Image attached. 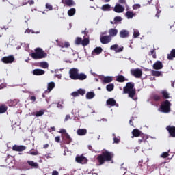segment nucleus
<instances>
[{
	"mask_svg": "<svg viewBox=\"0 0 175 175\" xmlns=\"http://www.w3.org/2000/svg\"><path fill=\"white\" fill-rule=\"evenodd\" d=\"M123 93L128 94L129 98L133 99L136 95V89H135V83L128 82L126 86L123 88Z\"/></svg>",
	"mask_w": 175,
	"mask_h": 175,
	"instance_id": "obj_3",
	"label": "nucleus"
},
{
	"mask_svg": "<svg viewBox=\"0 0 175 175\" xmlns=\"http://www.w3.org/2000/svg\"><path fill=\"white\" fill-rule=\"evenodd\" d=\"M131 73L132 76H134V77H136V79H140L143 75V71L140 70V68H135V69H131Z\"/></svg>",
	"mask_w": 175,
	"mask_h": 175,
	"instance_id": "obj_6",
	"label": "nucleus"
},
{
	"mask_svg": "<svg viewBox=\"0 0 175 175\" xmlns=\"http://www.w3.org/2000/svg\"><path fill=\"white\" fill-rule=\"evenodd\" d=\"M169 157V152H164L161 154V158H167Z\"/></svg>",
	"mask_w": 175,
	"mask_h": 175,
	"instance_id": "obj_49",
	"label": "nucleus"
},
{
	"mask_svg": "<svg viewBox=\"0 0 175 175\" xmlns=\"http://www.w3.org/2000/svg\"><path fill=\"white\" fill-rule=\"evenodd\" d=\"M113 158H114V153L105 150L97 156L96 161L98 162V166H102L105 162L113 163Z\"/></svg>",
	"mask_w": 175,
	"mask_h": 175,
	"instance_id": "obj_1",
	"label": "nucleus"
},
{
	"mask_svg": "<svg viewBox=\"0 0 175 175\" xmlns=\"http://www.w3.org/2000/svg\"><path fill=\"white\" fill-rule=\"evenodd\" d=\"M140 36V33H139V31H135L133 33V36L134 38H137Z\"/></svg>",
	"mask_w": 175,
	"mask_h": 175,
	"instance_id": "obj_53",
	"label": "nucleus"
},
{
	"mask_svg": "<svg viewBox=\"0 0 175 175\" xmlns=\"http://www.w3.org/2000/svg\"><path fill=\"white\" fill-rule=\"evenodd\" d=\"M152 99L153 100H154L155 102H159V100H161V96L158 95V94H154L152 96Z\"/></svg>",
	"mask_w": 175,
	"mask_h": 175,
	"instance_id": "obj_40",
	"label": "nucleus"
},
{
	"mask_svg": "<svg viewBox=\"0 0 175 175\" xmlns=\"http://www.w3.org/2000/svg\"><path fill=\"white\" fill-rule=\"evenodd\" d=\"M100 79L103 84H109V83H111V81H113V77H103Z\"/></svg>",
	"mask_w": 175,
	"mask_h": 175,
	"instance_id": "obj_13",
	"label": "nucleus"
},
{
	"mask_svg": "<svg viewBox=\"0 0 175 175\" xmlns=\"http://www.w3.org/2000/svg\"><path fill=\"white\" fill-rule=\"evenodd\" d=\"M129 36V31L128 30L123 29L120 32V38H125Z\"/></svg>",
	"mask_w": 175,
	"mask_h": 175,
	"instance_id": "obj_18",
	"label": "nucleus"
},
{
	"mask_svg": "<svg viewBox=\"0 0 175 175\" xmlns=\"http://www.w3.org/2000/svg\"><path fill=\"white\" fill-rule=\"evenodd\" d=\"M77 135H79V136H84L85 135H87V129H79L77 131Z\"/></svg>",
	"mask_w": 175,
	"mask_h": 175,
	"instance_id": "obj_20",
	"label": "nucleus"
},
{
	"mask_svg": "<svg viewBox=\"0 0 175 175\" xmlns=\"http://www.w3.org/2000/svg\"><path fill=\"white\" fill-rule=\"evenodd\" d=\"M174 58H175V49H172L170 53L167 55V59L173 61Z\"/></svg>",
	"mask_w": 175,
	"mask_h": 175,
	"instance_id": "obj_22",
	"label": "nucleus"
},
{
	"mask_svg": "<svg viewBox=\"0 0 175 175\" xmlns=\"http://www.w3.org/2000/svg\"><path fill=\"white\" fill-rule=\"evenodd\" d=\"M163 68V64H162V62L161 61H157L153 64V69H155L156 70H159Z\"/></svg>",
	"mask_w": 175,
	"mask_h": 175,
	"instance_id": "obj_14",
	"label": "nucleus"
},
{
	"mask_svg": "<svg viewBox=\"0 0 175 175\" xmlns=\"http://www.w3.org/2000/svg\"><path fill=\"white\" fill-rule=\"evenodd\" d=\"M78 91V94L79 95H84L85 94V90H83V89H79L77 90Z\"/></svg>",
	"mask_w": 175,
	"mask_h": 175,
	"instance_id": "obj_46",
	"label": "nucleus"
},
{
	"mask_svg": "<svg viewBox=\"0 0 175 175\" xmlns=\"http://www.w3.org/2000/svg\"><path fill=\"white\" fill-rule=\"evenodd\" d=\"M45 6H46V9H47V10H53V5H51V4L46 3Z\"/></svg>",
	"mask_w": 175,
	"mask_h": 175,
	"instance_id": "obj_48",
	"label": "nucleus"
},
{
	"mask_svg": "<svg viewBox=\"0 0 175 175\" xmlns=\"http://www.w3.org/2000/svg\"><path fill=\"white\" fill-rule=\"evenodd\" d=\"M55 142H56V143H59L61 142V137H59V136L55 137Z\"/></svg>",
	"mask_w": 175,
	"mask_h": 175,
	"instance_id": "obj_54",
	"label": "nucleus"
},
{
	"mask_svg": "<svg viewBox=\"0 0 175 175\" xmlns=\"http://www.w3.org/2000/svg\"><path fill=\"white\" fill-rule=\"evenodd\" d=\"M140 4H135L133 6V10H137V9H140Z\"/></svg>",
	"mask_w": 175,
	"mask_h": 175,
	"instance_id": "obj_50",
	"label": "nucleus"
},
{
	"mask_svg": "<svg viewBox=\"0 0 175 175\" xmlns=\"http://www.w3.org/2000/svg\"><path fill=\"white\" fill-rule=\"evenodd\" d=\"M116 81L118 83H124L125 81V77L123 75H119L116 77Z\"/></svg>",
	"mask_w": 175,
	"mask_h": 175,
	"instance_id": "obj_32",
	"label": "nucleus"
},
{
	"mask_svg": "<svg viewBox=\"0 0 175 175\" xmlns=\"http://www.w3.org/2000/svg\"><path fill=\"white\" fill-rule=\"evenodd\" d=\"M110 9H111V6L110 4H105L101 7V10L103 12H109L110 11Z\"/></svg>",
	"mask_w": 175,
	"mask_h": 175,
	"instance_id": "obj_27",
	"label": "nucleus"
},
{
	"mask_svg": "<svg viewBox=\"0 0 175 175\" xmlns=\"http://www.w3.org/2000/svg\"><path fill=\"white\" fill-rule=\"evenodd\" d=\"M109 36L111 37H114L117 36V33H118V30L116 29H110L109 31Z\"/></svg>",
	"mask_w": 175,
	"mask_h": 175,
	"instance_id": "obj_24",
	"label": "nucleus"
},
{
	"mask_svg": "<svg viewBox=\"0 0 175 175\" xmlns=\"http://www.w3.org/2000/svg\"><path fill=\"white\" fill-rule=\"evenodd\" d=\"M35 52L31 53V57L33 59H43V58L47 57V54L42 48H36Z\"/></svg>",
	"mask_w": 175,
	"mask_h": 175,
	"instance_id": "obj_4",
	"label": "nucleus"
},
{
	"mask_svg": "<svg viewBox=\"0 0 175 175\" xmlns=\"http://www.w3.org/2000/svg\"><path fill=\"white\" fill-rule=\"evenodd\" d=\"M152 76H156V77H159V76H163L161 71L152 70Z\"/></svg>",
	"mask_w": 175,
	"mask_h": 175,
	"instance_id": "obj_30",
	"label": "nucleus"
},
{
	"mask_svg": "<svg viewBox=\"0 0 175 175\" xmlns=\"http://www.w3.org/2000/svg\"><path fill=\"white\" fill-rule=\"evenodd\" d=\"M25 150H27V146L24 145H14L12 146V151H16L17 152H22Z\"/></svg>",
	"mask_w": 175,
	"mask_h": 175,
	"instance_id": "obj_10",
	"label": "nucleus"
},
{
	"mask_svg": "<svg viewBox=\"0 0 175 175\" xmlns=\"http://www.w3.org/2000/svg\"><path fill=\"white\" fill-rule=\"evenodd\" d=\"M58 46H59V47H62V49H64V47H65L66 49H68V47H70V44L69 43V42H59Z\"/></svg>",
	"mask_w": 175,
	"mask_h": 175,
	"instance_id": "obj_19",
	"label": "nucleus"
},
{
	"mask_svg": "<svg viewBox=\"0 0 175 175\" xmlns=\"http://www.w3.org/2000/svg\"><path fill=\"white\" fill-rule=\"evenodd\" d=\"M142 139H139L138 142L139 143H143L146 139H147V135H143V136H141Z\"/></svg>",
	"mask_w": 175,
	"mask_h": 175,
	"instance_id": "obj_44",
	"label": "nucleus"
},
{
	"mask_svg": "<svg viewBox=\"0 0 175 175\" xmlns=\"http://www.w3.org/2000/svg\"><path fill=\"white\" fill-rule=\"evenodd\" d=\"M149 55H152V58H154V59L157 58V52H155V49H152L149 52Z\"/></svg>",
	"mask_w": 175,
	"mask_h": 175,
	"instance_id": "obj_39",
	"label": "nucleus"
},
{
	"mask_svg": "<svg viewBox=\"0 0 175 175\" xmlns=\"http://www.w3.org/2000/svg\"><path fill=\"white\" fill-rule=\"evenodd\" d=\"M161 94L164 99H169V98H170V96H169V93L166 90H162Z\"/></svg>",
	"mask_w": 175,
	"mask_h": 175,
	"instance_id": "obj_33",
	"label": "nucleus"
},
{
	"mask_svg": "<svg viewBox=\"0 0 175 175\" xmlns=\"http://www.w3.org/2000/svg\"><path fill=\"white\" fill-rule=\"evenodd\" d=\"M68 120H70V115H66L64 118V122H66Z\"/></svg>",
	"mask_w": 175,
	"mask_h": 175,
	"instance_id": "obj_59",
	"label": "nucleus"
},
{
	"mask_svg": "<svg viewBox=\"0 0 175 175\" xmlns=\"http://www.w3.org/2000/svg\"><path fill=\"white\" fill-rule=\"evenodd\" d=\"M40 68H43V69H46V68H49V64L46 62H41L40 63Z\"/></svg>",
	"mask_w": 175,
	"mask_h": 175,
	"instance_id": "obj_37",
	"label": "nucleus"
},
{
	"mask_svg": "<svg viewBox=\"0 0 175 175\" xmlns=\"http://www.w3.org/2000/svg\"><path fill=\"white\" fill-rule=\"evenodd\" d=\"M107 106H116V104L117 103L116 102V100L114 98H109L106 102Z\"/></svg>",
	"mask_w": 175,
	"mask_h": 175,
	"instance_id": "obj_23",
	"label": "nucleus"
},
{
	"mask_svg": "<svg viewBox=\"0 0 175 175\" xmlns=\"http://www.w3.org/2000/svg\"><path fill=\"white\" fill-rule=\"evenodd\" d=\"M27 163L29 165V166H31V167H33L34 169H38L39 167V164L33 162V161H27Z\"/></svg>",
	"mask_w": 175,
	"mask_h": 175,
	"instance_id": "obj_26",
	"label": "nucleus"
},
{
	"mask_svg": "<svg viewBox=\"0 0 175 175\" xmlns=\"http://www.w3.org/2000/svg\"><path fill=\"white\" fill-rule=\"evenodd\" d=\"M124 50V46L120 47L116 50V53H121Z\"/></svg>",
	"mask_w": 175,
	"mask_h": 175,
	"instance_id": "obj_60",
	"label": "nucleus"
},
{
	"mask_svg": "<svg viewBox=\"0 0 175 175\" xmlns=\"http://www.w3.org/2000/svg\"><path fill=\"white\" fill-rule=\"evenodd\" d=\"M44 114V110H40L39 111L36 112L35 116L36 117H41V116H43Z\"/></svg>",
	"mask_w": 175,
	"mask_h": 175,
	"instance_id": "obj_41",
	"label": "nucleus"
},
{
	"mask_svg": "<svg viewBox=\"0 0 175 175\" xmlns=\"http://www.w3.org/2000/svg\"><path fill=\"white\" fill-rule=\"evenodd\" d=\"M55 88V83L54 82H50L48 83V88L47 90L50 92L51 91H53V89Z\"/></svg>",
	"mask_w": 175,
	"mask_h": 175,
	"instance_id": "obj_28",
	"label": "nucleus"
},
{
	"mask_svg": "<svg viewBox=\"0 0 175 175\" xmlns=\"http://www.w3.org/2000/svg\"><path fill=\"white\" fill-rule=\"evenodd\" d=\"M102 51H103V49H102V47H100V46L96 47L93 50L92 54H96V55H99V54H100L102 53Z\"/></svg>",
	"mask_w": 175,
	"mask_h": 175,
	"instance_id": "obj_25",
	"label": "nucleus"
},
{
	"mask_svg": "<svg viewBox=\"0 0 175 175\" xmlns=\"http://www.w3.org/2000/svg\"><path fill=\"white\" fill-rule=\"evenodd\" d=\"M118 49V44H113V45H111L110 47V50H113L114 51H117Z\"/></svg>",
	"mask_w": 175,
	"mask_h": 175,
	"instance_id": "obj_45",
	"label": "nucleus"
},
{
	"mask_svg": "<svg viewBox=\"0 0 175 175\" xmlns=\"http://www.w3.org/2000/svg\"><path fill=\"white\" fill-rule=\"evenodd\" d=\"M46 72L42 69L36 68L33 70V75L35 76H42V75H44Z\"/></svg>",
	"mask_w": 175,
	"mask_h": 175,
	"instance_id": "obj_17",
	"label": "nucleus"
},
{
	"mask_svg": "<svg viewBox=\"0 0 175 175\" xmlns=\"http://www.w3.org/2000/svg\"><path fill=\"white\" fill-rule=\"evenodd\" d=\"M30 155H39V152L38 150H31L29 152Z\"/></svg>",
	"mask_w": 175,
	"mask_h": 175,
	"instance_id": "obj_47",
	"label": "nucleus"
},
{
	"mask_svg": "<svg viewBox=\"0 0 175 175\" xmlns=\"http://www.w3.org/2000/svg\"><path fill=\"white\" fill-rule=\"evenodd\" d=\"M3 88H6V83L0 84V90H3Z\"/></svg>",
	"mask_w": 175,
	"mask_h": 175,
	"instance_id": "obj_58",
	"label": "nucleus"
},
{
	"mask_svg": "<svg viewBox=\"0 0 175 175\" xmlns=\"http://www.w3.org/2000/svg\"><path fill=\"white\" fill-rule=\"evenodd\" d=\"M106 90L109 92H111L113 90H114V84L113 83H109L106 86Z\"/></svg>",
	"mask_w": 175,
	"mask_h": 175,
	"instance_id": "obj_31",
	"label": "nucleus"
},
{
	"mask_svg": "<svg viewBox=\"0 0 175 175\" xmlns=\"http://www.w3.org/2000/svg\"><path fill=\"white\" fill-rule=\"evenodd\" d=\"M82 46H88V44H90V39L88 38H84L83 40H82V43H81Z\"/></svg>",
	"mask_w": 175,
	"mask_h": 175,
	"instance_id": "obj_38",
	"label": "nucleus"
},
{
	"mask_svg": "<svg viewBox=\"0 0 175 175\" xmlns=\"http://www.w3.org/2000/svg\"><path fill=\"white\" fill-rule=\"evenodd\" d=\"M113 10L116 13H122V12H124V10H125V8L122 7V5H121V4H118L114 7Z\"/></svg>",
	"mask_w": 175,
	"mask_h": 175,
	"instance_id": "obj_16",
	"label": "nucleus"
},
{
	"mask_svg": "<svg viewBox=\"0 0 175 175\" xmlns=\"http://www.w3.org/2000/svg\"><path fill=\"white\" fill-rule=\"evenodd\" d=\"M62 103H64L63 102H59L57 103V107L58 109H62V107H64V106H62Z\"/></svg>",
	"mask_w": 175,
	"mask_h": 175,
	"instance_id": "obj_57",
	"label": "nucleus"
},
{
	"mask_svg": "<svg viewBox=\"0 0 175 175\" xmlns=\"http://www.w3.org/2000/svg\"><path fill=\"white\" fill-rule=\"evenodd\" d=\"M142 160L144 161V165H146V163H148V161H150L147 157H143Z\"/></svg>",
	"mask_w": 175,
	"mask_h": 175,
	"instance_id": "obj_52",
	"label": "nucleus"
},
{
	"mask_svg": "<svg viewBox=\"0 0 175 175\" xmlns=\"http://www.w3.org/2000/svg\"><path fill=\"white\" fill-rule=\"evenodd\" d=\"M72 96L74 98H76V96H79V92L78 90L77 92H74L72 93Z\"/></svg>",
	"mask_w": 175,
	"mask_h": 175,
	"instance_id": "obj_55",
	"label": "nucleus"
},
{
	"mask_svg": "<svg viewBox=\"0 0 175 175\" xmlns=\"http://www.w3.org/2000/svg\"><path fill=\"white\" fill-rule=\"evenodd\" d=\"M62 3L69 6L70 8L75 5V1L73 0H64L62 1Z\"/></svg>",
	"mask_w": 175,
	"mask_h": 175,
	"instance_id": "obj_21",
	"label": "nucleus"
},
{
	"mask_svg": "<svg viewBox=\"0 0 175 175\" xmlns=\"http://www.w3.org/2000/svg\"><path fill=\"white\" fill-rule=\"evenodd\" d=\"M114 143H120V139L116 137V134H113Z\"/></svg>",
	"mask_w": 175,
	"mask_h": 175,
	"instance_id": "obj_51",
	"label": "nucleus"
},
{
	"mask_svg": "<svg viewBox=\"0 0 175 175\" xmlns=\"http://www.w3.org/2000/svg\"><path fill=\"white\" fill-rule=\"evenodd\" d=\"M62 139L64 144H70L72 142V137L68 133L62 134Z\"/></svg>",
	"mask_w": 175,
	"mask_h": 175,
	"instance_id": "obj_7",
	"label": "nucleus"
},
{
	"mask_svg": "<svg viewBox=\"0 0 175 175\" xmlns=\"http://www.w3.org/2000/svg\"><path fill=\"white\" fill-rule=\"evenodd\" d=\"M59 132V133H62V135H65V133H66V130L65 129H60V131Z\"/></svg>",
	"mask_w": 175,
	"mask_h": 175,
	"instance_id": "obj_56",
	"label": "nucleus"
},
{
	"mask_svg": "<svg viewBox=\"0 0 175 175\" xmlns=\"http://www.w3.org/2000/svg\"><path fill=\"white\" fill-rule=\"evenodd\" d=\"M119 3H122L123 5H126V0H119Z\"/></svg>",
	"mask_w": 175,
	"mask_h": 175,
	"instance_id": "obj_61",
	"label": "nucleus"
},
{
	"mask_svg": "<svg viewBox=\"0 0 175 175\" xmlns=\"http://www.w3.org/2000/svg\"><path fill=\"white\" fill-rule=\"evenodd\" d=\"M75 161L77 162V163H81L82 165L87 163V158H85L84 156H77Z\"/></svg>",
	"mask_w": 175,
	"mask_h": 175,
	"instance_id": "obj_12",
	"label": "nucleus"
},
{
	"mask_svg": "<svg viewBox=\"0 0 175 175\" xmlns=\"http://www.w3.org/2000/svg\"><path fill=\"white\" fill-rule=\"evenodd\" d=\"M82 38L80 37H77L75 39V44L79 45L82 43Z\"/></svg>",
	"mask_w": 175,
	"mask_h": 175,
	"instance_id": "obj_42",
	"label": "nucleus"
},
{
	"mask_svg": "<svg viewBox=\"0 0 175 175\" xmlns=\"http://www.w3.org/2000/svg\"><path fill=\"white\" fill-rule=\"evenodd\" d=\"M94 97H95V93H94L93 92H88L86 94V99H92Z\"/></svg>",
	"mask_w": 175,
	"mask_h": 175,
	"instance_id": "obj_29",
	"label": "nucleus"
},
{
	"mask_svg": "<svg viewBox=\"0 0 175 175\" xmlns=\"http://www.w3.org/2000/svg\"><path fill=\"white\" fill-rule=\"evenodd\" d=\"M28 3H29L30 6H32L35 3V1L33 0H29Z\"/></svg>",
	"mask_w": 175,
	"mask_h": 175,
	"instance_id": "obj_63",
	"label": "nucleus"
},
{
	"mask_svg": "<svg viewBox=\"0 0 175 175\" xmlns=\"http://www.w3.org/2000/svg\"><path fill=\"white\" fill-rule=\"evenodd\" d=\"M132 135H133L134 137H139L141 136H143V133L137 129H134L132 131Z\"/></svg>",
	"mask_w": 175,
	"mask_h": 175,
	"instance_id": "obj_15",
	"label": "nucleus"
},
{
	"mask_svg": "<svg viewBox=\"0 0 175 175\" xmlns=\"http://www.w3.org/2000/svg\"><path fill=\"white\" fill-rule=\"evenodd\" d=\"M133 16H135V14L132 11H127L126 12V16L127 18H133Z\"/></svg>",
	"mask_w": 175,
	"mask_h": 175,
	"instance_id": "obj_36",
	"label": "nucleus"
},
{
	"mask_svg": "<svg viewBox=\"0 0 175 175\" xmlns=\"http://www.w3.org/2000/svg\"><path fill=\"white\" fill-rule=\"evenodd\" d=\"M58 174H59V173H58L57 171H53V172H52V175H58Z\"/></svg>",
	"mask_w": 175,
	"mask_h": 175,
	"instance_id": "obj_64",
	"label": "nucleus"
},
{
	"mask_svg": "<svg viewBox=\"0 0 175 175\" xmlns=\"http://www.w3.org/2000/svg\"><path fill=\"white\" fill-rule=\"evenodd\" d=\"M160 109L162 113H170V102L167 100L161 103Z\"/></svg>",
	"mask_w": 175,
	"mask_h": 175,
	"instance_id": "obj_5",
	"label": "nucleus"
},
{
	"mask_svg": "<svg viewBox=\"0 0 175 175\" xmlns=\"http://www.w3.org/2000/svg\"><path fill=\"white\" fill-rule=\"evenodd\" d=\"M1 61L3 64H13V62H14V56L9 55L3 57H2Z\"/></svg>",
	"mask_w": 175,
	"mask_h": 175,
	"instance_id": "obj_9",
	"label": "nucleus"
},
{
	"mask_svg": "<svg viewBox=\"0 0 175 175\" xmlns=\"http://www.w3.org/2000/svg\"><path fill=\"white\" fill-rule=\"evenodd\" d=\"M30 100H32L33 102H35L36 100V97L35 96H31L30 97Z\"/></svg>",
	"mask_w": 175,
	"mask_h": 175,
	"instance_id": "obj_62",
	"label": "nucleus"
},
{
	"mask_svg": "<svg viewBox=\"0 0 175 175\" xmlns=\"http://www.w3.org/2000/svg\"><path fill=\"white\" fill-rule=\"evenodd\" d=\"M120 21H122V18H121V16H116L114 18V24H117V23H120Z\"/></svg>",
	"mask_w": 175,
	"mask_h": 175,
	"instance_id": "obj_43",
	"label": "nucleus"
},
{
	"mask_svg": "<svg viewBox=\"0 0 175 175\" xmlns=\"http://www.w3.org/2000/svg\"><path fill=\"white\" fill-rule=\"evenodd\" d=\"M69 76L72 80H85L87 79V75L84 73H79V69L71 68L69 70Z\"/></svg>",
	"mask_w": 175,
	"mask_h": 175,
	"instance_id": "obj_2",
	"label": "nucleus"
},
{
	"mask_svg": "<svg viewBox=\"0 0 175 175\" xmlns=\"http://www.w3.org/2000/svg\"><path fill=\"white\" fill-rule=\"evenodd\" d=\"M76 13V9L75 8H70L68 11V14L70 17H72V16H75Z\"/></svg>",
	"mask_w": 175,
	"mask_h": 175,
	"instance_id": "obj_34",
	"label": "nucleus"
},
{
	"mask_svg": "<svg viewBox=\"0 0 175 175\" xmlns=\"http://www.w3.org/2000/svg\"><path fill=\"white\" fill-rule=\"evenodd\" d=\"M8 111V107L5 105L0 106V114H3V113H6Z\"/></svg>",
	"mask_w": 175,
	"mask_h": 175,
	"instance_id": "obj_35",
	"label": "nucleus"
},
{
	"mask_svg": "<svg viewBox=\"0 0 175 175\" xmlns=\"http://www.w3.org/2000/svg\"><path fill=\"white\" fill-rule=\"evenodd\" d=\"M111 36H100V40L102 44H109L111 42Z\"/></svg>",
	"mask_w": 175,
	"mask_h": 175,
	"instance_id": "obj_8",
	"label": "nucleus"
},
{
	"mask_svg": "<svg viewBox=\"0 0 175 175\" xmlns=\"http://www.w3.org/2000/svg\"><path fill=\"white\" fill-rule=\"evenodd\" d=\"M166 131L169 133L170 137H175V126H167Z\"/></svg>",
	"mask_w": 175,
	"mask_h": 175,
	"instance_id": "obj_11",
	"label": "nucleus"
}]
</instances>
